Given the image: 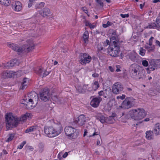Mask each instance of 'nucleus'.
Masks as SVG:
<instances>
[{
    "mask_svg": "<svg viewBox=\"0 0 160 160\" xmlns=\"http://www.w3.org/2000/svg\"><path fill=\"white\" fill-rule=\"evenodd\" d=\"M126 91L129 92H131L132 91V89L131 88L129 87H126Z\"/></svg>",
    "mask_w": 160,
    "mask_h": 160,
    "instance_id": "58",
    "label": "nucleus"
},
{
    "mask_svg": "<svg viewBox=\"0 0 160 160\" xmlns=\"http://www.w3.org/2000/svg\"><path fill=\"white\" fill-rule=\"evenodd\" d=\"M82 9L86 13L88 14V11L87 8L85 7H82Z\"/></svg>",
    "mask_w": 160,
    "mask_h": 160,
    "instance_id": "52",
    "label": "nucleus"
},
{
    "mask_svg": "<svg viewBox=\"0 0 160 160\" xmlns=\"http://www.w3.org/2000/svg\"><path fill=\"white\" fill-rule=\"evenodd\" d=\"M15 66L13 60L10 61L8 62L3 63V67L5 68H10Z\"/></svg>",
    "mask_w": 160,
    "mask_h": 160,
    "instance_id": "18",
    "label": "nucleus"
},
{
    "mask_svg": "<svg viewBox=\"0 0 160 160\" xmlns=\"http://www.w3.org/2000/svg\"><path fill=\"white\" fill-rule=\"evenodd\" d=\"M28 83V80L27 78H24L23 80V81L21 83V86L20 87V89H23L26 88L27 87L26 86Z\"/></svg>",
    "mask_w": 160,
    "mask_h": 160,
    "instance_id": "24",
    "label": "nucleus"
},
{
    "mask_svg": "<svg viewBox=\"0 0 160 160\" xmlns=\"http://www.w3.org/2000/svg\"><path fill=\"white\" fill-rule=\"evenodd\" d=\"M109 69L111 72H113L114 71L113 68L111 66H110L108 67Z\"/></svg>",
    "mask_w": 160,
    "mask_h": 160,
    "instance_id": "59",
    "label": "nucleus"
},
{
    "mask_svg": "<svg viewBox=\"0 0 160 160\" xmlns=\"http://www.w3.org/2000/svg\"><path fill=\"white\" fill-rule=\"evenodd\" d=\"M153 69L152 67H150V66L149 65L148 67L147 68H146V70L147 71V73L148 74H150L151 72V71H153Z\"/></svg>",
    "mask_w": 160,
    "mask_h": 160,
    "instance_id": "42",
    "label": "nucleus"
},
{
    "mask_svg": "<svg viewBox=\"0 0 160 160\" xmlns=\"http://www.w3.org/2000/svg\"><path fill=\"white\" fill-rule=\"evenodd\" d=\"M50 90L48 88H45L42 90L39 93L41 99L44 102H47L50 99Z\"/></svg>",
    "mask_w": 160,
    "mask_h": 160,
    "instance_id": "8",
    "label": "nucleus"
},
{
    "mask_svg": "<svg viewBox=\"0 0 160 160\" xmlns=\"http://www.w3.org/2000/svg\"><path fill=\"white\" fill-rule=\"evenodd\" d=\"M44 145L42 143H40L39 145L38 151L39 152H42L43 150V148Z\"/></svg>",
    "mask_w": 160,
    "mask_h": 160,
    "instance_id": "38",
    "label": "nucleus"
},
{
    "mask_svg": "<svg viewBox=\"0 0 160 160\" xmlns=\"http://www.w3.org/2000/svg\"><path fill=\"white\" fill-rule=\"evenodd\" d=\"M95 129L94 128H91L89 130V131H92L93 132H94L92 133V135H89V136L90 137H91L92 136H94L95 135H98V134L97 132H95Z\"/></svg>",
    "mask_w": 160,
    "mask_h": 160,
    "instance_id": "34",
    "label": "nucleus"
},
{
    "mask_svg": "<svg viewBox=\"0 0 160 160\" xmlns=\"http://www.w3.org/2000/svg\"><path fill=\"white\" fill-rule=\"evenodd\" d=\"M45 5L44 2H42L36 6V8H41L44 7Z\"/></svg>",
    "mask_w": 160,
    "mask_h": 160,
    "instance_id": "35",
    "label": "nucleus"
},
{
    "mask_svg": "<svg viewBox=\"0 0 160 160\" xmlns=\"http://www.w3.org/2000/svg\"><path fill=\"white\" fill-rule=\"evenodd\" d=\"M76 88L77 91L80 93H82V87L81 86L78 85Z\"/></svg>",
    "mask_w": 160,
    "mask_h": 160,
    "instance_id": "36",
    "label": "nucleus"
},
{
    "mask_svg": "<svg viewBox=\"0 0 160 160\" xmlns=\"http://www.w3.org/2000/svg\"><path fill=\"white\" fill-rule=\"evenodd\" d=\"M96 2L99 4L101 7H102L103 6V0H96Z\"/></svg>",
    "mask_w": 160,
    "mask_h": 160,
    "instance_id": "41",
    "label": "nucleus"
},
{
    "mask_svg": "<svg viewBox=\"0 0 160 160\" xmlns=\"http://www.w3.org/2000/svg\"><path fill=\"white\" fill-rule=\"evenodd\" d=\"M62 128L60 124H54L50 126H45L44 132L47 136L49 138L56 137L62 131Z\"/></svg>",
    "mask_w": 160,
    "mask_h": 160,
    "instance_id": "3",
    "label": "nucleus"
},
{
    "mask_svg": "<svg viewBox=\"0 0 160 160\" xmlns=\"http://www.w3.org/2000/svg\"><path fill=\"white\" fill-rule=\"evenodd\" d=\"M92 87L94 91H96L99 87V85L98 81H94L92 84Z\"/></svg>",
    "mask_w": 160,
    "mask_h": 160,
    "instance_id": "25",
    "label": "nucleus"
},
{
    "mask_svg": "<svg viewBox=\"0 0 160 160\" xmlns=\"http://www.w3.org/2000/svg\"><path fill=\"white\" fill-rule=\"evenodd\" d=\"M155 48V47L154 46H150L149 48L148 49V52H151L154 50Z\"/></svg>",
    "mask_w": 160,
    "mask_h": 160,
    "instance_id": "51",
    "label": "nucleus"
},
{
    "mask_svg": "<svg viewBox=\"0 0 160 160\" xmlns=\"http://www.w3.org/2000/svg\"><path fill=\"white\" fill-rule=\"evenodd\" d=\"M152 132L156 135L160 134V124L159 123L155 124L154 128L152 131Z\"/></svg>",
    "mask_w": 160,
    "mask_h": 160,
    "instance_id": "19",
    "label": "nucleus"
},
{
    "mask_svg": "<svg viewBox=\"0 0 160 160\" xmlns=\"http://www.w3.org/2000/svg\"><path fill=\"white\" fill-rule=\"evenodd\" d=\"M98 50L100 51H102L104 50V48L101 45H99L98 46Z\"/></svg>",
    "mask_w": 160,
    "mask_h": 160,
    "instance_id": "53",
    "label": "nucleus"
},
{
    "mask_svg": "<svg viewBox=\"0 0 160 160\" xmlns=\"http://www.w3.org/2000/svg\"><path fill=\"white\" fill-rule=\"evenodd\" d=\"M106 122L107 123H112L114 122L115 120L112 117H106Z\"/></svg>",
    "mask_w": 160,
    "mask_h": 160,
    "instance_id": "30",
    "label": "nucleus"
},
{
    "mask_svg": "<svg viewBox=\"0 0 160 160\" xmlns=\"http://www.w3.org/2000/svg\"><path fill=\"white\" fill-rule=\"evenodd\" d=\"M98 94L99 96H103L104 94V92L102 91H100L98 92Z\"/></svg>",
    "mask_w": 160,
    "mask_h": 160,
    "instance_id": "57",
    "label": "nucleus"
},
{
    "mask_svg": "<svg viewBox=\"0 0 160 160\" xmlns=\"http://www.w3.org/2000/svg\"><path fill=\"white\" fill-rule=\"evenodd\" d=\"M87 118L83 114H81L74 121L75 123L77 124L79 126H82L85 124Z\"/></svg>",
    "mask_w": 160,
    "mask_h": 160,
    "instance_id": "12",
    "label": "nucleus"
},
{
    "mask_svg": "<svg viewBox=\"0 0 160 160\" xmlns=\"http://www.w3.org/2000/svg\"><path fill=\"white\" fill-rule=\"evenodd\" d=\"M28 97H25L22 101V103L27 106L29 109L34 107L37 104L38 101V94L35 92H32L29 93Z\"/></svg>",
    "mask_w": 160,
    "mask_h": 160,
    "instance_id": "4",
    "label": "nucleus"
},
{
    "mask_svg": "<svg viewBox=\"0 0 160 160\" xmlns=\"http://www.w3.org/2000/svg\"><path fill=\"white\" fill-rule=\"evenodd\" d=\"M126 96L125 95L122 94L121 96H118L117 97V99H121V100L124 99L125 98Z\"/></svg>",
    "mask_w": 160,
    "mask_h": 160,
    "instance_id": "48",
    "label": "nucleus"
},
{
    "mask_svg": "<svg viewBox=\"0 0 160 160\" xmlns=\"http://www.w3.org/2000/svg\"><path fill=\"white\" fill-rule=\"evenodd\" d=\"M138 65L137 64H132L129 68V71L131 77L136 78L138 73Z\"/></svg>",
    "mask_w": 160,
    "mask_h": 160,
    "instance_id": "10",
    "label": "nucleus"
},
{
    "mask_svg": "<svg viewBox=\"0 0 160 160\" xmlns=\"http://www.w3.org/2000/svg\"><path fill=\"white\" fill-rule=\"evenodd\" d=\"M147 113L143 109L138 108L130 111L127 114V118L129 119L130 117L135 120H141L144 118Z\"/></svg>",
    "mask_w": 160,
    "mask_h": 160,
    "instance_id": "5",
    "label": "nucleus"
},
{
    "mask_svg": "<svg viewBox=\"0 0 160 160\" xmlns=\"http://www.w3.org/2000/svg\"><path fill=\"white\" fill-rule=\"evenodd\" d=\"M11 1L10 0H4L1 2V4H3L5 6H8L10 5Z\"/></svg>",
    "mask_w": 160,
    "mask_h": 160,
    "instance_id": "32",
    "label": "nucleus"
},
{
    "mask_svg": "<svg viewBox=\"0 0 160 160\" xmlns=\"http://www.w3.org/2000/svg\"><path fill=\"white\" fill-rule=\"evenodd\" d=\"M106 117L101 114L100 113H98L96 116V118L97 119L99 120L102 123L106 122Z\"/></svg>",
    "mask_w": 160,
    "mask_h": 160,
    "instance_id": "20",
    "label": "nucleus"
},
{
    "mask_svg": "<svg viewBox=\"0 0 160 160\" xmlns=\"http://www.w3.org/2000/svg\"><path fill=\"white\" fill-rule=\"evenodd\" d=\"M26 142L25 141H23L18 147V148L21 149L22 148L23 146L26 144Z\"/></svg>",
    "mask_w": 160,
    "mask_h": 160,
    "instance_id": "46",
    "label": "nucleus"
},
{
    "mask_svg": "<svg viewBox=\"0 0 160 160\" xmlns=\"http://www.w3.org/2000/svg\"><path fill=\"white\" fill-rule=\"evenodd\" d=\"M12 8H14L15 11L17 12L20 11L22 8V6L21 5V3L19 2H16L15 5L13 6Z\"/></svg>",
    "mask_w": 160,
    "mask_h": 160,
    "instance_id": "22",
    "label": "nucleus"
},
{
    "mask_svg": "<svg viewBox=\"0 0 160 160\" xmlns=\"http://www.w3.org/2000/svg\"><path fill=\"white\" fill-rule=\"evenodd\" d=\"M116 67L117 69H116V72H118L121 71L120 70V65H116Z\"/></svg>",
    "mask_w": 160,
    "mask_h": 160,
    "instance_id": "55",
    "label": "nucleus"
},
{
    "mask_svg": "<svg viewBox=\"0 0 160 160\" xmlns=\"http://www.w3.org/2000/svg\"><path fill=\"white\" fill-rule=\"evenodd\" d=\"M133 101L132 97H129L126 98L122 104V108L124 109H128L131 108Z\"/></svg>",
    "mask_w": 160,
    "mask_h": 160,
    "instance_id": "11",
    "label": "nucleus"
},
{
    "mask_svg": "<svg viewBox=\"0 0 160 160\" xmlns=\"http://www.w3.org/2000/svg\"><path fill=\"white\" fill-rule=\"evenodd\" d=\"M39 13L43 17L48 16L51 13L49 9L47 8H45L40 11Z\"/></svg>",
    "mask_w": 160,
    "mask_h": 160,
    "instance_id": "17",
    "label": "nucleus"
},
{
    "mask_svg": "<svg viewBox=\"0 0 160 160\" xmlns=\"http://www.w3.org/2000/svg\"><path fill=\"white\" fill-rule=\"evenodd\" d=\"M38 129V127L37 125L31 126L26 130L25 132L27 133L31 132H34Z\"/></svg>",
    "mask_w": 160,
    "mask_h": 160,
    "instance_id": "23",
    "label": "nucleus"
},
{
    "mask_svg": "<svg viewBox=\"0 0 160 160\" xmlns=\"http://www.w3.org/2000/svg\"><path fill=\"white\" fill-rule=\"evenodd\" d=\"M111 33L112 34L110 38V42H119L118 38L116 34V31L114 30H112Z\"/></svg>",
    "mask_w": 160,
    "mask_h": 160,
    "instance_id": "15",
    "label": "nucleus"
},
{
    "mask_svg": "<svg viewBox=\"0 0 160 160\" xmlns=\"http://www.w3.org/2000/svg\"><path fill=\"white\" fill-rule=\"evenodd\" d=\"M102 98L98 97L93 98L90 102V105L94 108H96L98 106L100 102L102 101Z\"/></svg>",
    "mask_w": 160,
    "mask_h": 160,
    "instance_id": "14",
    "label": "nucleus"
},
{
    "mask_svg": "<svg viewBox=\"0 0 160 160\" xmlns=\"http://www.w3.org/2000/svg\"><path fill=\"white\" fill-rule=\"evenodd\" d=\"M157 68H160V59L155 60Z\"/></svg>",
    "mask_w": 160,
    "mask_h": 160,
    "instance_id": "47",
    "label": "nucleus"
},
{
    "mask_svg": "<svg viewBox=\"0 0 160 160\" xmlns=\"http://www.w3.org/2000/svg\"><path fill=\"white\" fill-rule=\"evenodd\" d=\"M13 60V61L14 63L15 66H18L20 62L19 61L18 59H15Z\"/></svg>",
    "mask_w": 160,
    "mask_h": 160,
    "instance_id": "44",
    "label": "nucleus"
},
{
    "mask_svg": "<svg viewBox=\"0 0 160 160\" xmlns=\"http://www.w3.org/2000/svg\"><path fill=\"white\" fill-rule=\"evenodd\" d=\"M92 77L94 78H98L99 76V74L98 73H94L92 75Z\"/></svg>",
    "mask_w": 160,
    "mask_h": 160,
    "instance_id": "56",
    "label": "nucleus"
},
{
    "mask_svg": "<svg viewBox=\"0 0 160 160\" xmlns=\"http://www.w3.org/2000/svg\"><path fill=\"white\" fill-rule=\"evenodd\" d=\"M123 89L122 85L120 83L117 82L113 85L112 92L115 94H118L122 91Z\"/></svg>",
    "mask_w": 160,
    "mask_h": 160,
    "instance_id": "13",
    "label": "nucleus"
},
{
    "mask_svg": "<svg viewBox=\"0 0 160 160\" xmlns=\"http://www.w3.org/2000/svg\"><path fill=\"white\" fill-rule=\"evenodd\" d=\"M120 16L122 18H128L129 17V15L128 14H120Z\"/></svg>",
    "mask_w": 160,
    "mask_h": 160,
    "instance_id": "50",
    "label": "nucleus"
},
{
    "mask_svg": "<svg viewBox=\"0 0 160 160\" xmlns=\"http://www.w3.org/2000/svg\"><path fill=\"white\" fill-rule=\"evenodd\" d=\"M80 63L82 65H85L89 63L92 60L91 57L86 53H81L80 55Z\"/></svg>",
    "mask_w": 160,
    "mask_h": 160,
    "instance_id": "9",
    "label": "nucleus"
},
{
    "mask_svg": "<svg viewBox=\"0 0 160 160\" xmlns=\"http://www.w3.org/2000/svg\"><path fill=\"white\" fill-rule=\"evenodd\" d=\"M153 133L151 131H147L146 132V138L148 140H151L152 139V134Z\"/></svg>",
    "mask_w": 160,
    "mask_h": 160,
    "instance_id": "31",
    "label": "nucleus"
},
{
    "mask_svg": "<svg viewBox=\"0 0 160 160\" xmlns=\"http://www.w3.org/2000/svg\"><path fill=\"white\" fill-rule=\"evenodd\" d=\"M146 52V50L143 49L142 48L140 49L139 50V54L142 56H144Z\"/></svg>",
    "mask_w": 160,
    "mask_h": 160,
    "instance_id": "39",
    "label": "nucleus"
},
{
    "mask_svg": "<svg viewBox=\"0 0 160 160\" xmlns=\"http://www.w3.org/2000/svg\"><path fill=\"white\" fill-rule=\"evenodd\" d=\"M91 24V23H90L88 21H87L86 22V23H85V25L86 26H88L89 27V26H90V25Z\"/></svg>",
    "mask_w": 160,
    "mask_h": 160,
    "instance_id": "62",
    "label": "nucleus"
},
{
    "mask_svg": "<svg viewBox=\"0 0 160 160\" xmlns=\"http://www.w3.org/2000/svg\"><path fill=\"white\" fill-rule=\"evenodd\" d=\"M7 46L12 50L17 52L18 53L20 54L23 52H28L34 49V46L32 41L28 40L26 43L20 47L19 45L13 43H8Z\"/></svg>",
    "mask_w": 160,
    "mask_h": 160,
    "instance_id": "2",
    "label": "nucleus"
},
{
    "mask_svg": "<svg viewBox=\"0 0 160 160\" xmlns=\"http://www.w3.org/2000/svg\"><path fill=\"white\" fill-rule=\"evenodd\" d=\"M14 136V134H9V136L8 138V139L6 140V141L7 142H9L11 141L13 138Z\"/></svg>",
    "mask_w": 160,
    "mask_h": 160,
    "instance_id": "37",
    "label": "nucleus"
},
{
    "mask_svg": "<svg viewBox=\"0 0 160 160\" xmlns=\"http://www.w3.org/2000/svg\"><path fill=\"white\" fill-rule=\"evenodd\" d=\"M88 85H84L82 86V93L87 92Z\"/></svg>",
    "mask_w": 160,
    "mask_h": 160,
    "instance_id": "40",
    "label": "nucleus"
},
{
    "mask_svg": "<svg viewBox=\"0 0 160 160\" xmlns=\"http://www.w3.org/2000/svg\"><path fill=\"white\" fill-rule=\"evenodd\" d=\"M44 70L42 68H39L35 71L36 73L42 77Z\"/></svg>",
    "mask_w": 160,
    "mask_h": 160,
    "instance_id": "29",
    "label": "nucleus"
},
{
    "mask_svg": "<svg viewBox=\"0 0 160 160\" xmlns=\"http://www.w3.org/2000/svg\"><path fill=\"white\" fill-rule=\"evenodd\" d=\"M5 118L6 128L7 130H8L16 127L19 122L22 123L25 121L27 118H31V116L30 113H26L19 118L13 116L12 113H9L6 114Z\"/></svg>",
    "mask_w": 160,
    "mask_h": 160,
    "instance_id": "1",
    "label": "nucleus"
},
{
    "mask_svg": "<svg viewBox=\"0 0 160 160\" xmlns=\"http://www.w3.org/2000/svg\"><path fill=\"white\" fill-rule=\"evenodd\" d=\"M66 135L72 138H75L77 137V133L76 132V129L71 126L66 127L64 129Z\"/></svg>",
    "mask_w": 160,
    "mask_h": 160,
    "instance_id": "7",
    "label": "nucleus"
},
{
    "mask_svg": "<svg viewBox=\"0 0 160 160\" xmlns=\"http://www.w3.org/2000/svg\"><path fill=\"white\" fill-rule=\"evenodd\" d=\"M111 22H110L109 21H108L107 22V23L103 24L102 26L103 27H104V28H106L108 27V26H110L111 25Z\"/></svg>",
    "mask_w": 160,
    "mask_h": 160,
    "instance_id": "45",
    "label": "nucleus"
},
{
    "mask_svg": "<svg viewBox=\"0 0 160 160\" xmlns=\"http://www.w3.org/2000/svg\"><path fill=\"white\" fill-rule=\"evenodd\" d=\"M16 72L12 71L6 70L2 73V76L4 78H10L15 74Z\"/></svg>",
    "mask_w": 160,
    "mask_h": 160,
    "instance_id": "16",
    "label": "nucleus"
},
{
    "mask_svg": "<svg viewBox=\"0 0 160 160\" xmlns=\"http://www.w3.org/2000/svg\"><path fill=\"white\" fill-rule=\"evenodd\" d=\"M111 44L108 48V52L109 55L113 57L118 56L120 52V42H110Z\"/></svg>",
    "mask_w": 160,
    "mask_h": 160,
    "instance_id": "6",
    "label": "nucleus"
},
{
    "mask_svg": "<svg viewBox=\"0 0 160 160\" xmlns=\"http://www.w3.org/2000/svg\"><path fill=\"white\" fill-rule=\"evenodd\" d=\"M155 43L157 45H158L160 47V42L159 41L156 40Z\"/></svg>",
    "mask_w": 160,
    "mask_h": 160,
    "instance_id": "64",
    "label": "nucleus"
},
{
    "mask_svg": "<svg viewBox=\"0 0 160 160\" xmlns=\"http://www.w3.org/2000/svg\"><path fill=\"white\" fill-rule=\"evenodd\" d=\"M96 27V26L95 25H92L91 24L90 25V26H89L90 28L91 29H92L95 28Z\"/></svg>",
    "mask_w": 160,
    "mask_h": 160,
    "instance_id": "60",
    "label": "nucleus"
},
{
    "mask_svg": "<svg viewBox=\"0 0 160 160\" xmlns=\"http://www.w3.org/2000/svg\"><path fill=\"white\" fill-rule=\"evenodd\" d=\"M68 155V152H66L63 155L62 157L64 158H66Z\"/></svg>",
    "mask_w": 160,
    "mask_h": 160,
    "instance_id": "63",
    "label": "nucleus"
},
{
    "mask_svg": "<svg viewBox=\"0 0 160 160\" xmlns=\"http://www.w3.org/2000/svg\"><path fill=\"white\" fill-rule=\"evenodd\" d=\"M149 62V66L154 69L153 71L157 68L155 60H152Z\"/></svg>",
    "mask_w": 160,
    "mask_h": 160,
    "instance_id": "26",
    "label": "nucleus"
},
{
    "mask_svg": "<svg viewBox=\"0 0 160 160\" xmlns=\"http://www.w3.org/2000/svg\"><path fill=\"white\" fill-rule=\"evenodd\" d=\"M142 64L144 67H147L148 65V63L147 60H143L142 61Z\"/></svg>",
    "mask_w": 160,
    "mask_h": 160,
    "instance_id": "43",
    "label": "nucleus"
},
{
    "mask_svg": "<svg viewBox=\"0 0 160 160\" xmlns=\"http://www.w3.org/2000/svg\"><path fill=\"white\" fill-rule=\"evenodd\" d=\"M93 90V89L92 87H89L88 85V87L87 89V92H91Z\"/></svg>",
    "mask_w": 160,
    "mask_h": 160,
    "instance_id": "54",
    "label": "nucleus"
},
{
    "mask_svg": "<svg viewBox=\"0 0 160 160\" xmlns=\"http://www.w3.org/2000/svg\"><path fill=\"white\" fill-rule=\"evenodd\" d=\"M89 34L88 31H85L83 33V38L85 43L88 41L89 38Z\"/></svg>",
    "mask_w": 160,
    "mask_h": 160,
    "instance_id": "27",
    "label": "nucleus"
},
{
    "mask_svg": "<svg viewBox=\"0 0 160 160\" xmlns=\"http://www.w3.org/2000/svg\"><path fill=\"white\" fill-rule=\"evenodd\" d=\"M138 55L134 51L131 52L128 54L129 58L133 62L137 60L136 58Z\"/></svg>",
    "mask_w": 160,
    "mask_h": 160,
    "instance_id": "21",
    "label": "nucleus"
},
{
    "mask_svg": "<svg viewBox=\"0 0 160 160\" xmlns=\"http://www.w3.org/2000/svg\"><path fill=\"white\" fill-rule=\"evenodd\" d=\"M28 150H30L31 151H33L34 149L33 148L32 146H28Z\"/></svg>",
    "mask_w": 160,
    "mask_h": 160,
    "instance_id": "61",
    "label": "nucleus"
},
{
    "mask_svg": "<svg viewBox=\"0 0 160 160\" xmlns=\"http://www.w3.org/2000/svg\"><path fill=\"white\" fill-rule=\"evenodd\" d=\"M156 23L157 29L159 30H160V18H157L156 20Z\"/></svg>",
    "mask_w": 160,
    "mask_h": 160,
    "instance_id": "33",
    "label": "nucleus"
},
{
    "mask_svg": "<svg viewBox=\"0 0 160 160\" xmlns=\"http://www.w3.org/2000/svg\"><path fill=\"white\" fill-rule=\"evenodd\" d=\"M146 28L149 29H157L156 23L155 22H152L149 23Z\"/></svg>",
    "mask_w": 160,
    "mask_h": 160,
    "instance_id": "28",
    "label": "nucleus"
},
{
    "mask_svg": "<svg viewBox=\"0 0 160 160\" xmlns=\"http://www.w3.org/2000/svg\"><path fill=\"white\" fill-rule=\"evenodd\" d=\"M49 73L46 70H44L43 74V77H45L48 75Z\"/></svg>",
    "mask_w": 160,
    "mask_h": 160,
    "instance_id": "49",
    "label": "nucleus"
}]
</instances>
